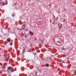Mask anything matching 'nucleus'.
Here are the masks:
<instances>
[{
	"label": "nucleus",
	"mask_w": 76,
	"mask_h": 76,
	"mask_svg": "<svg viewBox=\"0 0 76 76\" xmlns=\"http://www.w3.org/2000/svg\"><path fill=\"white\" fill-rule=\"evenodd\" d=\"M12 6L13 7V6H14V5H12Z\"/></svg>",
	"instance_id": "27"
},
{
	"label": "nucleus",
	"mask_w": 76,
	"mask_h": 76,
	"mask_svg": "<svg viewBox=\"0 0 76 76\" xmlns=\"http://www.w3.org/2000/svg\"><path fill=\"white\" fill-rule=\"evenodd\" d=\"M59 39H61V38H59Z\"/></svg>",
	"instance_id": "28"
},
{
	"label": "nucleus",
	"mask_w": 76,
	"mask_h": 76,
	"mask_svg": "<svg viewBox=\"0 0 76 76\" xmlns=\"http://www.w3.org/2000/svg\"><path fill=\"white\" fill-rule=\"evenodd\" d=\"M12 43H11L10 44V45L11 46H12Z\"/></svg>",
	"instance_id": "15"
},
{
	"label": "nucleus",
	"mask_w": 76,
	"mask_h": 76,
	"mask_svg": "<svg viewBox=\"0 0 76 76\" xmlns=\"http://www.w3.org/2000/svg\"><path fill=\"white\" fill-rule=\"evenodd\" d=\"M7 69H8L10 70V68L9 67H8Z\"/></svg>",
	"instance_id": "10"
},
{
	"label": "nucleus",
	"mask_w": 76,
	"mask_h": 76,
	"mask_svg": "<svg viewBox=\"0 0 76 76\" xmlns=\"http://www.w3.org/2000/svg\"><path fill=\"white\" fill-rule=\"evenodd\" d=\"M10 70L11 72H13V69H10Z\"/></svg>",
	"instance_id": "9"
},
{
	"label": "nucleus",
	"mask_w": 76,
	"mask_h": 76,
	"mask_svg": "<svg viewBox=\"0 0 76 76\" xmlns=\"http://www.w3.org/2000/svg\"><path fill=\"white\" fill-rule=\"evenodd\" d=\"M37 76H39L38 75Z\"/></svg>",
	"instance_id": "31"
},
{
	"label": "nucleus",
	"mask_w": 76,
	"mask_h": 76,
	"mask_svg": "<svg viewBox=\"0 0 76 76\" xmlns=\"http://www.w3.org/2000/svg\"><path fill=\"white\" fill-rule=\"evenodd\" d=\"M25 29V27H24L23 28L22 30H23V29Z\"/></svg>",
	"instance_id": "20"
},
{
	"label": "nucleus",
	"mask_w": 76,
	"mask_h": 76,
	"mask_svg": "<svg viewBox=\"0 0 76 76\" xmlns=\"http://www.w3.org/2000/svg\"><path fill=\"white\" fill-rule=\"evenodd\" d=\"M64 10L65 11H66V10Z\"/></svg>",
	"instance_id": "25"
},
{
	"label": "nucleus",
	"mask_w": 76,
	"mask_h": 76,
	"mask_svg": "<svg viewBox=\"0 0 76 76\" xmlns=\"http://www.w3.org/2000/svg\"><path fill=\"white\" fill-rule=\"evenodd\" d=\"M62 50H65V49L64 48H62Z\"/></svg>",
	"instance_id": "11"
},
{
	"label": "nucleus",
	"mask_w": 76,
	"mask_h": 76,
	"mask_svg": "<svg viewBox=\"0 0 76 76\" xmlns=\"http://www.w3.org/2000/svg\"><path fill=\"white\" fill-rule=\"evenodd\" d=\"M58 26L60 28H61L62 27V25H61L60 24H59L58 23Z\"/></svg>",
	"instance_id": "3"
},
{
	"label": "nucleus",
	"mask_w": 76,
	"mask_h": 76,
	"mask_svg": "<svg viewBox=\"0 0 76 76\" xmlns=\"http://www.w3.org/2000/svg\"><path fill=\"white\" fill-rule=\"evenodd\" d=\"M7 41H8V42H10V40H9V39H7Z\"/></svg>",
	"instance_id": "8"
},
{
	"label": "nucleus",
	"mask_w": 76,
	"mask_h": 76,
	"mask_svg": "<svg viewBox=\"0 0 76 76\" xmlns=\"http://www.w3.org/2000/svg\"><path fill=\"white\" fill-rule=\"evenodd\" d=\"M56 20H58V18H56Z\"/></svg>",
	"instance_id": "21"
},
{
	"label": "nucleus",
	"mask_w": 76,
	"mask_h": 76,
	"mask_svg": "<svg viewBox=\"0 0 76 76\" xmlns=\"http://www.w3.org/2000/svg\"><path fill=\"white\" fill-rule=\"evenodd\" d=\"M6 58L7 59H9L10 58V56H8V57H6Z\"/></svg>",
	"instance_id": "7"
},
{
	"label": "nucleus",
	"mask_w": 76,
	"mask_h": 76,
	"mask_svg": "<svg viewBox=\"0 0 76 76\" xmlns=\"http://www.w3.org/2000/svg\"><path fill=\"white\" fill-rule=\"evenodd\" d=\"M9 76H10V75H9Z\"/></svg>",
	"instance_id": "30"
},
{
	"label": "nucleus",
	"mask_w": 76,
	"mask_h": 76,
	"mask_svg": "<svg viewBox=\"0 0 76 76\" xmlns=\"http://www.w3.org/2000/svg\"><path fill=\"white\" fill-rule=\"evenodd\" d=\"M22 28H20V30H22Z\"/></svg>",
	"instance_id": "24"
},
{
	"label": "nucleus",
	"mask_w": 76,
	"mask_h": 76,
	"mask_svg": "<svg viewBox=\"0 0 76 76\" xmlns=\"http://www.w3.org/2000/svg\"><path fill=\"white\" fill-rule=\"evenodd\" d=\"M29 34H30L31 36H33L34 34L33 33H32V31H30V32H29Z\"/></svg>",
	"instance_id": "2"
},
{
	"label": "nucleus",
	"mask_w": 76,
	"mask_h": 76,
	"mask_svg": "<svg viewBox=\"0 0 76 76\" xmlns=\"http://www.w3.org/2000/svg\"><path fill=\"white\" fill-rule=\"evenodd\" d=\"M40 40H41V42H43V41L41 40V39H40Z\"/></svg>",
	"instance_id": "14"
},
{
	"label": "nucleus",
	"mask_w": 76,
	"mask_h": 76,
	"mask_svg": "<svg viewBox=\"0 0 76 76\" xmlns=\"http://www.w3.org/2000/svg\"><path fill=\"white\" fill-rule=\"evenodd\" d=\"M26 51V49H23V51H22V53H24L25 51Z\"/></svg>",
	"instance_id": "6"
},
{
	"label": "nucleus",
	"mask_w": 76,
	"mask_h": 76,
	"mask_svg": "<svg viewBox=\"0 0 76 76\" xmlns=\"http://www.w3.org/2000/svg\"><path fill=\"white\" fill-rule=\"evenodd\" d=\"M5 5H7V4L4 2H0V6H4Z\"/></svg>",
	"instance_id": "1"
},
{
	"label": "nucleus",
	"mask_w": 76,
	"mask_h": 76,
	"mask_svg": "<svg viewBox=\"0 0 76 76\" xmlns=\"http://www.w3.org/2000/svg\"><path fill=\"white\" fill-rule=\"evenodd\" d=\"M6 68V67L5 66H4L3 67V68H2V69H5Z\"/></svg>",
	"instance_id": "13"
},
{
	"label": "nucleus",
	"mask_w": 76,
	"mask_h": 76,
	"mask_svg": "<svg viewBox=\"0 0 76 76\" xmlns=\"http://www.w3.org/2000/svg\"><path fill=\"white\" fill-rule=\"evenodd\" d=\"M1 55L0 54V57H1Z\"/></svg>",
	"instance_id": "22"
},
{
	"label": "nucleus",
	"mask_w": 76,
	"mask_h": 76,
	"mask_svg": "<svg viewBox=\"0 0 76 76\" xmlns=\"http://www.w3.org/2000/svg\"><path fill=\"white\" fill-rule=\"evenodd\" d=\"M31 47H32V46H31Z\"/></svg>",
	"instance_id": "29"
},
{
	"label": "nucleus",
	"mask_w": 76,
	"mask_h": 76,
	"mask_svg": "<svg viewBox=\"0 0 76 76\" xmlns=\"http://www.w3.org/2000/svg\"><path fill=\"white\" fill-rule=\"evenodd\" d=\"M25 37H26V38H28L26 36V35H25Z\"/></svg>",
	"instance_id": "12"
},
{
	"label": "nucleus",
	"mask_w": 76,
	"mask_h": 76,
	"mask_svg": "<svg viewBox=\"0 0 76 76\" xmlns=\"http://www.w3.org/2000/svg\"><path fill=\"white\" fill-rule=\"evenodd\" d=\"M45 66H46L48 67L49 66V64H45Z\"/></svg>",
	"instance_id": "5"
},
{
	"label": "nucleus",
	"mask_w": 76,
	"mask_h": 76,
	"mask_svg": "<svg viewBox=\"0 0 76 76\" xmlns=\"http://www.w3.org/2000/svg\"><path fill=\"white\" fill-rule=\"evenodd\" d=\"M34 54H35V55H36V53H34Z\"/></svg>",
	"instance_id": "23"
},
{
	"label": "nucleus",
	"mask_w": 76,
	"mask_h": 76,
	"mask_svg": "<svg viewBox=\"0 0 76 76\" xmlns=\"http://www.w3.org/2000/svg\"><path fill=\"white\" fill-rule=\"evenodd\" d=\"M26 48H27V46H26Z\"/></svg>",
	"instance_id": "26"
},
{
	"label": "nucleus",
	"mask_w": 76,
	"mask_h": 76,
	"mask_svg": "<svg viewBox=\"0 0 76 76\" xmlns=\"http://www.w3.org/2000/svg\"><path fill=\"white\" fill-rule=\"evenodd\" d=\"M2 70H3V71H5V69H2Z\"/></svg>",
	"instance_id": "16"
},
{
	"label": "nucleus",
	"mask_w": 76,
	"mask_h": 76,
	"mask_svg": "<svg viewBox=\"0 0 76 76\" xmlns=\"http://www.w3.org/2000/svg\"><path fill=\"white\" fill-rule=\"evenodd\" d=\"M15 12H14L12 14V16L13 17H14L15 16Z\"/></svg>",
	"instance_id": "4"
},
{
	"label": "nucleus",
	"mask_w": 76,
	"mask_h": 76,
	"mask_svg": "<svg viewBox=\"0 0 76 76\" xmlns=\"http://www.w3.org/2000/svg\"><path fill=\"white\" fill-rule=\"evenodd\" d=\"M13 34H15V35L16 36V35L15 34V33H13Z\"/></svg>",
	"instance_id": "17"
},
{
	"label": "nucleus",
	"mask_w": 76,
	"mask_h": 76,
	"mask_svg": "<svg viewBox=\"0 0 76 76\" xmlns=\"http://www.w3.org/2000/svg\"><path fill=\"white\" fill-rule=\"evenodd\" d=\"M39 73H41V74L42 73V72H41V71H39Z\"/></svg>",
	"instance_id": "19"
},
{
	"label": "nucleus",
	"mask_w": 76,
	"mask_h": 76,
	"mask_svg": "<svg viewBox=\"0 0 76 76\" xmlns=\"http://www.w3.org/2000/svg\"><path fill=\"white\" fill-rule=\"evenodd\" d=\"M53 18H55V15H53Z\"/></svg>",
	"instance_id": "18"
}]
</instances>
